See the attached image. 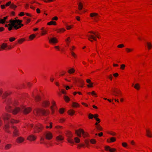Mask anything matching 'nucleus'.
<instances>
[{"mask_svg": "<svg viewBox=\"0 0 152 152\" xmlns=\"http://www.w3.org/2000/svg\"><path fill=\"white\" fill-rule=\"evenodd\" d=\"M7 44L6 43H3L1 45V48L4 50L7 47Z\"/></svg>", "mask_w": 152, "mask_h": 152, "instance_id": "nucleus-41", "label": "nucleus"}, {"mask_svg": "<svg viewBox=\"0 0 152 152\" xmlns=\"http://www.w3.org/2000/svg\"><path fill=\"white\" fill-rule=\"evenodd\" d=\"M47 33V31L46 30H43L42 31L41 35L43 36Z\"/></svg>", "mask_w": 152, "mask_h": 152, "instance_id": "nucleus-58", "label": "nucleus"}, {"mask_svg": "<svg viewBox=\"0 0 152 152\" xmlns=\"http://www.w3.org/2000/svg\"><path fill=\"white\" fill-rule=\"evenodd\" d=\"M65 110L63 108H61L59 110V113L61 114H63Z\"/></svg>", "mask_w": 152, "mask_h": 152, "instance_id": "nucleus-54", "label": "nucleus"}, {"mask_svg": "<svg viewBox=\"0 0 152 152\" xmlns=\"http://www.w3.org/2000/svg\"><path fill=\"white\" fill-rule=\"evenodd\" d=\"M66 29L64 28H58L56 30V31L58 33H62L65 31Z\"/></svg>", "mask_w": 152, "mask_h": 152, "instance_id": "nucleus-26", "label": "nucleus"}, {"mask_svg": "<svg viewBox=\"0 0 152 152\" xmlns=\"http://www.w3.org/2000/svg\"><path fill=\"white\" fill-rule=\"evenodd\" d=\"M21 109L19 107H15L12 112V113L14 115H16L19 113Z\"/></svg>", "mask_w": 152, "mask_h": 152, "instance_id": "nucleus-16", "label": "nucleus"}, {"mask_svg": "<svg viewBox=\"0 0 152 152\" xmlns=\"http://www.w3.org/2000/svg\"><path fill=\"white\" fill-rule=\"evenodd\" d=\"M36 35L34 34H32L29 37V39L30 40H33L34 38L36 37Z\"/></svg>", "mask_w": 152, "mask_h": 152, "instance_id": "nucleus-42", "label": "nucleus"}, {"mask_svg": "<svg viewBox=\"0 0 152 152\" xmlns=\"http://www.w3.org/2000/svg\"><path fill=\"white\" fill-rule=\"evenodd\" d=\"M50 105V102L48 99H45L42 100L41 106L43 107L47 108Z\"/></svg>", "mask_w": 152, "mask_h": 152, "instance_id": "nucleus-4", "label": "nucleus"}, {"mask_svg": "<svg viewBox=\"0 0 152 152\" xmlns=\"http://www.w3.org/2000/svg\"><path fill=\"white\" fill-rule=\"evenodd\" d=\"M47 24L48 25H53L56 26L57 25V23L56 22L53 21V20H52L50 22H48Z\"/></svg>", "mask_w": 152, "mask_h": 152, "instance_id": "nucleus-31", "label": "nucleus"}, {"mask_svg": "<svg viewBox=\"0 0 152 152\" xmlns=\"http://www.w3.org/2000/svg\"><path fill=\"white\" fill-rule=\"evenodd\" d=\"M108 133L112 136H115L116 135V133L114 132H108Z\"/></svg>", "mask_w": 152, "mask_h": 152, "instance_id": "nucleus-62", "label": "nucleus"}, {"mask_svg": "<svg viewBox=\"0 0 152 152\" xmlns=\"http://www.w3.org/2000/svg\"><path fill=\"white\" fill-rule=\"evenodd\" d=\"M11 93L10 91L6 92L4 94L2 97V98L3 99L5 98L6 96L10 95Z\"/></svg>", "mask_w": 152, "mask_h": 152, "instance_id": "nucleus-32", "label": "nucleus"}, {"mask_svg": "<svg viewBox=\"0 0 152 152\" xmlns=\"http://www.w3.org/2000/svg\"><path fill=\"white\" fill-rule=\"evenodd\" d=\"M76 48V47L74 45H72L69 48V50L70 51V52L72 51H73L74 50H75Z\"/></svg>", "mask_w": 152, "mask_h": 152, "instance_id": "nucleus-44", "label": "nucleus"}, {"mask_svg": "<svg viewBox=\"0 0 152 152\" xmlns=\"http://www.w3.org/2000/svg\"><path fill=\"white\" fill-rule=\"evenodd\" d=\"M74 140H75V142L76 143H79L80 142V139L78 137H75Z\"/></svg>", "mask_w": 152, "mask_h": 152, "instance_id": "nucleus-48", "label": "nucleus"}, {"mask_svg": "<svg viewBox=\"0 0 152 152\" xmlns=\"http://www.w3.org/2000/svg\"><path fill=\"white\" fill-rule=\"evenodd\" d=\"M73 27V25L70 26H66V28L67 30H69L72 29Z\"/></svg>", "mask_w": 152, "mask_h": 152, "instance_id": "nucleus-56", "label": "nucleus"}, {"mask_svg": "<svg viewBox=\"0 0 152 152\" xmlns=\"http://www.w3.org/2000/svg\"><path fill=\"white\" fill-rule=\"evenodd\" d=\"M90 143L93 144H95L96 142V141L94 139H92L90 140Z\"/></svg>", "mask_w": 152, "mask_h": 152, "instance_id": "nucleus-47", "label": "nucleus"}, {"mask_svg": "<svg viewBox=\"0 0 152 152\" xmlns=\"http://www.w3.org/2000/svg\"><path fill=\"white\" fill-rule=\"evenodd\" d=\"M36 139L37 136L32 134L29 135L27 138V140L30 141H34Z\"/></svg>", "mask_w": 152, "mask_h": 152, "instance_id": "nucleus-13", "label": "nucleus"}, {"mask_svg": "<svg viewBox=\"0 0 152 152\" xmlns=\"http://www.w3.org/2000/svg\"><path fill=\"white\" fill-rule=\"evenodd\" d=\"M90 16L92 19H93L95 22L98 21L99 18V16L97 13L96 12H92L90 13Z\"/></svg>", "mask_w": 152, "mask_h": 152, "instance_id": "nucleus-5", "label": "nucleus"}, {"mask_svg": "<svg viewBox=\"0 0 152 152\" xmlns=\"http://www.w3.org/2000/svg\"><path fill=\"white\" fill-rule=\"evenodd\" d=\"M51 105L50 107V109L51 110V114H53L55 111V110L57 108L56 104V102L54 100H52L51 101Z\"/></svg>", "mask_w": 152, "mask_h": 152, "instance_id": "nucleus-7", "label": "nucleus"}, {"mask_svg": "<svg viewBox=\"0 0 152 152\" xmlns=\"http://www.w3.org/2000/svg\"><path fill=\"white\" fill-rule=\"evenodd\" d=\"M25 140V139L22 137H18L16 140V142L20 143L23 142Z\"/></svg>", "mask_w": 152, "mask_h": 152, "instance_id": "nucleus-19", "label": "nucleus"}, {"mask_svg": "<svg viewBox=\"0 0 152 152\" xmlns=\"http://www.w3.org/2000/svg\"><path fill=\"white\" fill-rule=\"evenodd\" d=\"M126 67V65L124 64H122L121 65L120 69L121 70H124Z\"/></svg>", "mask_w": 152, "mask_h": 152, "instance_id": "nucleus-61", "label": "nucleus"}, {"mask_svg": "<svg viewBox=\"0 0 152 152\" xmlns=\"http://www.w3.org/2000/svg\"><path fill=\"white\" fill-rule=\"evenodd\" d=\"M95 115H96V114L93 115L91 113H89L88 115V118L89 119H92L93 118H94Z\"/></svg>", "mask_w": 152, "mask_h": 152, "instance_id": "nucleus-40", "label": "nucleus"}, {"mask_svg": "<svg viewBox=\"0 0 152 152\" xmlns=\"http://www.w3.org/2000/svg\"><path fill=\"white\" fill-rule=\"evenodd\" d=\"M40 141L41 143L45 144V138L43 137L40 138Z\"/></svg>", "mask_w": 152, "mask_h": 152, "instance_id": "nucleus-57", "label": "nucleus"}, {"mask_svg": "<svg viewBox=\"0 0 152 152\" xmlns=\"http://www.w3.org/2000/svg\"><path fill=\"white\" fill-rule=\"evenodd\" d=\"M12 146V145L11 144H7L5 145V146L4 147V149L5 150L9 149L11 148Z\"/></svg>", "mask_w": 152, "mask_h": 152, "instance_id": "nucleus-36", "label": "nucleus"}, {"mask_svg": "<svg viewBox=\"0 0 152 152\" xmlns=\"http://www.w3.org/2000/svg\"><path fill=\"white\" fill-rule=\"evenodd\" d=\"M72 56L74 57L75 58H76L77 56V55L73 51L70 52Z\"/></svg>", "mask_w": 152, "mask_h": 152, "instance_id": "nucleus-45", "label": "nucleus"}, {"mask_svg": "<svg viewBox=\"0 0 152 152\" xmlns=\"http://www.w3.org/2000/svg\"><path fill=\"white\" fill-rule=\"evenodd\" d=\"M9 26L8 28V30L9 31H11L13 27V26L11 25L10 23L9 24Z\"/></svg>", "mask_w": 152, "mask_h": 152, "instance_id": "nucleus-59", "label": "nucleus"}, {"mask_svg": "<svg viewBox=\"0 0 152 152\" xmlns=\"http://www.w3.org/2000/svg\"><path fill=\"white\" fill-rule=\"evenodd\" d=\"M65 120V119L64 118H61L59 120V122L61 123H64Z\"/></svg>", "mask_w": 152, "mask_h": 152, "instance_id": "nucleus-64", "label": "nucleus"}, {"mask_svg": "<svg viewBox=\"0 0 152 152\" xmlns=\"http://www.w3.org/2000/svg\"><path fill=\"white\" fill-rule=\"evenodd\" d=\"M86 36L88 37V39L91 42L96 41V32L93 31H89Z\"/></svg>", "mask_w": 152, "mask_h": 152, "instance_id": "nucleus-3", "label": "nucleus"}, {"mask_svg": "<svg viewBox=\"0 0 152 152\" xmlns=\"http://www.w3.org/2000/svg\"><path fill=\"white\" fill-rule=\"evenodd\" d=\"M75 71V69L73 68H71L68 70L67 72L70 74L74 73Z\"/></svg>", "mask_w": 152, "mask_h": 152, "instance_id": "nucleus-33", "label": "nucleus"}, {"mask_svg": "<svg viewBox=\"0 0 152 152\" xmlns=\"http://www.w3.org/2000/svg\"><path fill=\"white\" fill-rule=\"evenodd\" d=\"M19 122V121L18 120L14 119L12 118L10 120V122L12 124H16Z\"/></svg>", "mask_w": 152, "mask_h": 152, "instance_id": "nucleus-28", "label": "nucleus"}, {"mask_svg": "<svg viewBox=\"0 0 152 152\" xmlns=\"http://www.w3.org/2000/svg\"><path fill=\"white\" fill-rule=\"evenodd\" d=\"M13 129V136L17 137L19 135V131L16 126L13 125L12 126Z\"/></svg>", "mask_w": 152, "mask_h": 152, "instance_id": "nucleus-8", "label": "nucleus"}, {"mask_svg": "<svg viewBox=\"0 0 152 152\" xmlns=\"http://www.w3.org/2000/svg\"><path fill=\"white\" fill-rule=\"evenodd\" d=\"M72 106L74 107H80V104L77 102H73L72 103Z\"/></svg>", "mask_w": 152, "mask_h": 152, "instance_id": "nucleus-34", "label": "nucleus"}, {"mask_svg": "<svg viewBox=\"0 0 152 152\" xmlns=\"http://www.w3.org/2000/svg\"><path fill=\"white\" fill-rule=\"evenodd\" d=\"M113 94L115 96H121L122 95V94L119 90H115L113 93Z\"/></svg>", "mask_w": 152, "mask_h": 152, "instance_id": "nucleus-14", "label": "nucleus"}, {"mask_svg": "<svg viewBox=\"0 0 152 152\" xmlns=\"http://www.w3.org/2000/svg\"><path fill=\"white\" fill-rule=\"evenodd\" d=\"M91 94L93 96H94L95 97H97L98 96L97 94L94 91H93L91 92Z\"/></svg>", "mask_w": 152, "mask_h": 152, "instance_id": "nucleus-53", "label": "nucleus"}, {"mask_svg": "<svg viewBox=\"0 0 152 152\" xmlns=\"http://www.w3.org/2000/svg\"><path fill=\"white\" fill-rule=\"evenodd\" d=\"M11 117V115L7 113H5L2 115V117L4 121L9 120Z\"/></svg>", "mask_w": 152, "mask_h": 152, "instance_id": "nucleus-11", "label": "nucleus"}, {"mask_svg": "<svg viewBox=\"0 0 152 152\" xmlns=\"http://www.w3.org/2000/svg\"><path fill=\"white\" fill-rule=\"evenodd\" d=\"M25 40L24 38L20 39L18 40V43L19 44H22L23 42L25 41Z\"/></svg>", "mask_w": 152, "mask_h": 152, "instance_id": "nucleus-46", "label": "nucleus"}, {"mask_svg": "<svg viewBox=\"0 0 152 152\" xmlns=\"http://www.w3.org/2000/svg\"><path fill=\"white\" fill-rule=\"evenodd\" d=\"M17 7V6L13 4H10V7L11 8L15 9Z\"/></svg>", "mask_w": 152, "mask_h": 152, "instance_id": "nucleus-55", "label": "nucleus"}, {"mask_svg": "<svg viewBox=\"0 0 152 152\" xmlns=\"http://www.w3.org/2000/svg\"><path fill=\"white\" fill-rule=\"evenodd\" d=\"M34 114L37 116L42 115L47 116L50 114V111L48 109L44 108H36L33 111Z\"/></svg>", "mask_w": 152, "mask_h": 152, "instance_id": "nucleus-1", "label": "nucleus"}, {"mask_svg": "<svg viewBox=\"0 0 152 152\" xmlns=\"http://www.w3.org/2000/svg\"><path fill=\"white\" fill-rule=\"evenodd\" d=\"M32 110V108L30 107L25 108L23 110V113L25 114H27L30 113Z\"/></svg>", "mask_w": 152, "mask_h": 152, "instance_id": "nucleus-21", "label": "nucleus"}, {"mask_svg": "<svg viewBox=\"0 0 152 152\" xmlns=\"http://www.w3.org/2000/svg\"><path fill=\"white\" fill-rule=\"evenodd\" d=\"M104 150L106 151H109L110 152H115L116 151V149L111 148L109 146L107 145L104 147Z\"/></svg>", "mask_w": 152, "mask_h": 152, "instance_id": "nucleus-12", "label": "nucleus"}, {"mask_svg": "<svg viewBox=\"0 0 152 152\" xmlns=\"http://www.w3.org/2000/svg\"><path fill=\"white\" fill-rule=\"evenodd\" d=\"M8 18V16H6L4 17L2 19H0V24H3L5 22H7L6 20Z\"/></svg>", "mask_w": 152, "mask_h": 152, "instance_id": "nucleus-27", "label": "nucleus"}, {"mask_svg": "<svg viewBox=\"0 0 152 152\" xmlns=\"http://www.w3.org/2000/svg\"><path fill=\"white\" fill-rule=\"evenodd\" d=\"M44 127L40 124H38L36 125L34 128L35 132H38L41 131L43 128Z\"/></svg>", "mask_w": 152, "mask_h": 152, "instance_id": "nucleus-10", "label": "nucleus"}, {"mask_svg": "<svg viewBox=\"0 0 152 152\" xmlns=\"http://www.w3.org/2000/svg\"><path fill=\"white\" fill-rule=\"evenodd\" d=\"M58 42L57 39L56 37H52L51 38L49 41V42L50 44H55L57 43Z\"/></svg>", "mask_w": 152, "mask_h": 152, "instance_id": "nucleus-17", "label": "nucleus"}, {"mask_svg": "<svg viewBox=\"0 0 152 152\" xmlns=\"http://www.w3.org/2000/svg\"><path fill=\"white\" fill-rule=\"evenodd\" d=\"M116 141V139L115 137H112L110 138L107 139L106 141L108 143H111L114 142Z\"/></svg>", "mask_w": 152, "mask_h": 152, "instance_id": "nucleus-22", "label": "nucleus"}, {"mask_svg": "<svg viewBox=\"0 0 152 152\" xmlns=\"http://www.w3.org/2000/svg\"><path fill=\"white\" fill-rule=\"evenodd\" d=\"M9 22L11 24V25L13 26L15 25V24L16 23V20H10Z\"/></svg>", "mask_w": 152, "mask_h": 152, "instance_id": "nucleus-39", "label": "nucleus"}, {"mask_svg": "<svg viewBox=\"0 0 152 152\" xmlns=\"http://www.w3.org/2000/svg\"><path fill=\"white\" fill-rule=\"evenodd\" d=\"M122 145L123 147L127 148L128 146V144L126 142H123L122 143Z\"/></svg>", "mask_w": 152, "mask_h": 152, "instance_id": "nucleus-52", "label": "nucleus"}, {"mask_svg": "<svg viewBox=\"0 0 152 152\" xmlns=\"http://www.w3.org/2000/svg\"><path fill=\"white\" fill-rule=\"evenodd\" d=\"M41 99V97L39 95L35 97V100L36 102H39Z\"/></svg>", "mask_w": 152, "mask_h": 152, "instance_id": "nucleus-43", "label": "nucleus"}, {"mask_svg": "<svg viewBox=\"0 0 152 152\" xmlns=\"http://www.w3.org/2000/svg\"><path fill=\"white\" fill-rule=\"evenodd\" d=\"M44 136L45 138L48 140H51L53 137V134L50 132L47 131L44 134Z\"/></svg>", "mask_w": 152, "mask_h": 152, "instance_id": "nucleus-6", "label": "nucleus"}, {"mask_svg": "<svg viewBox=\"0 0 152 152\" xmlns=\"http://www.w3.org/2000/svg\"><path fill=\"white\" fill-rule=\"evenodd\" d=\"M132 86H133L134 89L137 91H139L140 88V86L139 83H137L134 85V84H132Z\"/></svg>", "mask_w": 152, "mask_h": 152, "instance_id": "nucleus-23", "label": "nucleus"}, {"mask_svg": "<svg viewBox=\"0 0 152 152\" xmlns=\"http://www.w3.org/2000/svg\"><path fill=\"white\" fill-rule=\"evenodd\" d=\"M65 41L66 42L67 45L68 46L69 43L71 42V38L70 37H68L66 39Z\"/></svg>", "mask_w": 152, "mask_h": 152, "instance_id": "nucleus-35", "label": "nucleus"}, {"mask_svg": "<svg viewBox=\"0 0 152 152\" xmlns=\"http://www.w3.org/2000/svg\"><path fill=\"white\" fill-rule=\"evenodd\" d=\"M83 131V129H79L76 130L75 132L77 136L79 137H81Z\"/></svg>", "mask_w": 152, "mask_h": 152, "instance_id": "nucleus-18", "label": "nucleus"}, {"mask_svg": "<svg viewBox=\"0 0 152 152\" xmlns=\"http://www.w3.org/2000/svg\"><path fill=\"white\" fill-rule=\"evenodd\" d=\"M75 113V111L72 109H70L68 111V114L71 116L73 115Z\"/></svg>", "mask_w": 152, "mask_h": 152, "instance_id": "nucleus-30", "label": "nucleus"}, {"mask_svg": "<svg viewBox=\"0 0 152 152\" xmlns=\"http://www.w3.org/2000/svg\"><path fill=\"white\" fill-rule=\"evenodd\" d=\"M99 116V115L98 114H96L94 119L96 120V122L99 123L101 122V120L99 118H98Z\"/></svg>", "mask_w": 152, "mask_h": 152, "instance_id": "nucleus-37", "label": "nucleus"}, {"mask_svg": "<svg viewBox=\"0 0 152 152\" xmlns=\"http://www.w3.org/2000/svg\"><path fill=\"white\" fill-rule=\"evenodd\" d=\"M56 139L58 141H61L64 140V137L61 135H59L56 137Z\"/></svg>", "mask_w": 152, "mask_h": 152, "instance_id": "nucleus-29", "label": "nucleus"}, {"mask_svg": "<svg viewBox=\"0 0 152 152\" xmlns=\"http://www.w3.org/2000/svg\"><path fill=\"white\" fill-rule=\"evenodd\" d=\"M10 126L9 124H5L4 127V129L6 132L9 133H11V132L9 129Z\"/></svg>", "mask_w": 152, "mask_h": 152, "instance_id": "nucleus-20", "label": "nucleus"}, {"mask_svg": "<svg viewBox=\"0 0 152 152\" xmlns=\"http://www.w3.org/2000/svg\"><path fill=\"white\" fill-rule=\"evenodd\" d=\"M134 50L132 48H126V51L127 53L132 52Z\"/></svg>", "mask_w": 152, "mask_h": 152, "instance_id": "nucleus-38", "label": "nucleus"}, {"mask_svg": "<svg viewBox=\"0 0 152 152\" xmlns=\"http://www.w3.org/2000/svg\"><path fill=\"white\" fill-rule=\"evenodd\" d=\"M146 135L147 136L150 138L152 137V132L149 129L146 130Z\"/></svg>", "mask_w": 152, "mask_h": 152, "instance_id": "nucleus-25", "label": "nucleus"}, {"mask_svg": "<svg viewBox=\"0 0 152 152\" xmlns=\"http://www.w3.org/2000/svg\"><path fill=\"white\" fill-rule=\"evenodd\" d=\"M64 98L66 102H68L70 100L69 98L67 96H64Z\"/></svg>", "mask_w": 152, "mask_h": 152, "instance_id": "nucleus-49", "label": "nucleus"}, {"mask_svg": "<svg viewBox=\"0 0 152 152\" xmlns=\"http://www.w3.org/2000/svg\"><path fill=\"white\" fill-rule=\"evenodd\" d=\"M145 47L148 50H150L152 49V42L147 41L146 43Z\"/></svg>", "mask_w": 152, "mask_h": 152, "instance_id": "nucleus-15", "label": "nucleus"}, {"mask_svg": "<svg viewBox=\"0 0 152 152\" xmlns=\"http://www.w3.org/2000/svg\"><path fill=\"white\" fill-rule=\"evenodd\" d=\"M85 146V145L83 144H80L78 145L77 148H80L82 147H83Z\"/></svg>", "mask_w": 152, "mask_h": 152, "instance_id": "nucleus-60", "label": "nucleus"}, {"mask_svg": "<svg viewBox=\"0 0 152 152\" xmlns=\"http://www.w3.org/2000/svg\"><path fill=\"white\" fill-rule=\"evenodd\" d=\"M96 128L99 131H102L103 128L99 124L98 126H96Z\"/></svg>", "mask_w": 152, "mask_h": 152, "instance_id": "nucleus-51", "label": "nucleus"}, {"mask_svg": "<svg viewBox=\"0 0 152 152\" xmlns=\"http://www.w3.org/2000/svg\"><path fill=\"white\" fill-rule=\"evenodd\" d=\"M66 136L67 137V140L68 142L71 144H73L74 142L73 140L72 139V133L70 132H68L66 134Z\"/></svg>", "mask_w": 152, "mask_h": 152, "instance_id": "nucleus-9", "label": "nucleus"}, {"mask_svg": "<svg viewBox=\"0 0 152 152\" xmlns=\"http://www.w3.org/2000/svg\"><path fill=\"white\" fill-rule=\"evenodd\" d=\"M84 2L82 1H80L78 3V9L79 10H81L83 8Z\"/></svg>", "mask_w": 152, "mask_h": 152, "instance_id": "nucleus-24", "label": "nucleus"}, {"mask_svg": "<svg viewBox=\"0 0 152 152\" xmlns=\"http://www.w3.org/2000/svg\"><path fill=\"white\" fill-rule=\"evenodd\" d=\"M88 134L86 132L83 131L82 134L83 136V137L85 138L88 136Z\"/></svg>", "mask_w": 152, "mask_h": 152, "instance_id": "nucleus-50", "label": "nucleus"}, {"mask_svg": "<svg viewBox=\"0 0 152 152\" xmlns=\"http://www.w3.org/2000/svg\"><path fill=\"white\" fill-rule=\"evenodd\" d=\"M7 105L5 107L6 111L9 113H11L12 110H11L12 107L10 104H12L14 106H15L18 104V103L17 101H14L12 102L11 99H7Z\"/></svg>", "mask_w": 152, "mask_h": 152, "instance_id": "nucleus-2", "label": "nucleus"}, {"mask_svg": "<svg viewBox=\"0 0 152 152\" xmlns=\"http://www.w3.org/2000/svg\"><path fill=\"white\" fill-rule=\"evenodd\" d=\"M16 39V38L14 37H11L9 38V41L10 42H12L14 41Z\"/></svg>", "mask_w": 152, "mask_h": 152, "instance_id": "nucleus-63", "label": "nucleus"}]
</instances>
